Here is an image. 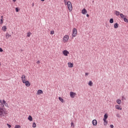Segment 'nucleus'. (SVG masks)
I'll list each match as a JSON object with an SVG mask.
<instances>
[{"instance_id":"nucleus-1","label":"nucleus","mask_w":128,"mask_h":128,"mask_svg":"<svg viewBox=\"0 0 128 128\" xmlns=\"http://www.w3.org/2000/svg\"><path fill=\"white\" fill-rule=\"evenodd\" d=\"M8 112L4 108H0V118L6 117Z\"/></svg>"},{"instance_id":"nucleus-2","label":"nucleus","mask_w":128,"mask_h":128,"mask_svg":"<svg viewBox=\"0 0 128 128\" xmlns=\"http://www.w3.org/2000/svg\"><path fill=\"white\" fill-rule=\"evenodd\" d=\"M0 106H1V108H4V107L5 106L6 107H8V104L6 103V102L3 100V101L1 100H0Z\"/></svg>"},{"instance_id":"nucleus-3","label":"nucleus","mask_w":128,"mask_h":128,"mask_svg":"<svg viewBox=\"0 0 128 128\" xmlns=\"http://www.w3.org/2000/svg\"><path fill=\"white\" fill-rule=\"evenodd\" d=\"M66 4L69 12H72V2L70 1H68L66 3Z\"/></svg>"},{"instance_id":"nucleus-4","label":"nucleus","mask_w":128,"mask_h":128,"mask_svg":"<svg viewBox=\"0 0 128 128\" xmlns=\"http://www.w3.org/2000/svg\"><path fill=\"white\" fill-rule=\"evenodd\" d=\"M77 29L76 28H73L72 29V36L73 38H75L77 35Z\"/></svg>"},{"instance_id":"nucleus-5","label":"nucleus","mask_w":128,"mask_h":128,"mask_svg":"<svg viewBox=\"0 0 128 128\" xmlns=\"http://www.w3.org/2000/svg\"><path fill=\"white\" fill-rule=\"evenodd\" d=\"M69 39V36L68 35H65L63 38V41L64 42H66Z\"/></svg>"},{"instance_id":"nucleus-6","label":"nucleus","mask_w":128,"mask_h":128,"mask_svg":"<svg viewBox=\"0 0 128 128\" xmlns=\"http://www.w3.org/2000/svg\"><path fill=\"white\" fill-rule=\"evenodd\" d=\"M62 54L64 56H67L70 54V52H68V51H67V50H64V51H62Z\"/></svg>"},{"instance_id":"nucleus-7","label":"nucleus","mask_w":128,"mask_h":128,"mask_svg":"<svg viewBox=\"0 0 128 128\" xmlns=\"http://www.w3.org/2000/svg\"><path fill=\"white\" fill-rule=\"evenodd\" d=\"M21 79L22 83L26 81V76L24 75H22L21 77Z\"/></svg>"},{"instance_id":"nucleus-8","label":"nucleus","mask_w":128,"mask_h":128,"mask_svg":"<svg viewBox=\"0 0 128 128\" xmlns=\"http://www.w3.org/2000/svg\"><path fill=\"white\" fill-rule=\"evenodd\" d=\"M70 96L72 98H74L76 95V94L74 93V92H70Z\"/></svg>"},{"instance_id":"nucleus-9","label":"nucleus","mask_w":128,"mask_h":128,"mask_svg":"<svg viewBox=\"0 0 128 128\" xmlns=\"http://www.w3.org/2000/svg\"><path fill=\"white\" fill-rule=\"evenodd\" d=\"M23 83L25 84L26 86H27V87H28L30 85L29 82H28V81H25Z\"/></svg>"},{"instance_id":"nucleus-10","label":"nucleus","mask_w":128,"mask_h":128,"mask_svg":"<svg viewBox=\"0 0 128 128\" xmlns=\"http://www.w3.org/2000/svg\"><path fill=\"white\" fill-rule=\"evenodd\" d=\"M82 14H87V10H86L85 9V8H84V9H82Z\"/></svg>"},{"instance_id":"nucleus-11","label":"nucleus","mask_w":128,"mask_h":128,"mask_svg":"<svg viewBox=\"0 0 128 128\" xmlns=\"http://www.w3.org/2000/svg\"><path fill=\"white\" fill-rule=\"evenodd\" d=\"M92 124L93 126H96L98 124L97 120H93L92 122Z\"/></svg>"},{"instance_id":"nucleus-12","label":"nucleus","mask_w":128,"mask_h":128,"mask_svg":"<svg viewBox=\"0 0 128 128\" xmlns=\"http://www.w3.org/2000/svg\"><path fill=\"white\" fill-rule=\"evenodd\" d=\"M114 28H118L119 27V25L118 24V23H115V24H114Z\"/></svg>"},{"instance_id":"nucleus-13","label":"nucleus","mask_w":128,"mask_h":128,"mask_svg":"<svg viewBox=\"0 0 128 128\" xmlns=\"http://www.w3.org/2000/svg\"><path fill=\"white\" fill-rule=\"evenodd\" d=\"M114 14L116 16H119L120 15V12L119 11H114Z\"/></svg>"},{"instance_id":"nucleus-14","label":"nucleus","mask_w":128,"mask_h":128,"mask_svg":"<svg viewBox=\"0 0 128 128\" xmlns=\"http://www.w3.org/2000/svg\"><path fill=\"white\" fill-rule=\"evenodd\" d=\"M103 120L104 122V126H106L108 124V122L106 121V119H103Z\"/></svg>"},{"instance_id":"nucleus-15","label":"nucleus","mask_w":128,"mask_h":128,"mask_svg":"<svg viewBox=\"0 0 128 128\" xmlns=\"http://www.w3.org/2000/svg\"><path fill=\"white\" fill-rule=\"evenodd\" d=\"M68 66L69 68H72L73 66H74V64H72L70 63V62H68Z\"/></svg>"},{"instance_id":"nucleus-16","label":"nucleus","mask_w":128,"mask_h":128,"mask_svg":"<svg viewBox=\"0 0 128 128\" xmlns=\"http://www.w3.org/2000/svg\"><path fill=\"white\" fill-rule=\"evenodd\" d=\"M116 109L118 110H122V108H121L120 106H118V105L116 106Z\"/></svg>"},{"instance_id":"nucleus-17","label":"nucleus","mask_w":128,"mask_h":128,"mask_svg":"<svg viewBox=\"0 0 128 128\" xmlns=\"http://www.w3.org/2000/svg\"><path fill=\"white\" fill-rule=\"evenodd\" d=\"M37 94H43V92H42V90H38Z\"/></svg>"},{"instance_id":"nucleus-18","label":"nucleus","mask_w":128,"mask_h":128,"mask_svg":"<svg viewBox=\"0 0 128 128\" xmlns=\"http://www.w3.org/2000/svg\"><path fill=\"white\" fill-rule=\"evenodd\" d=\"M116 102L118 103V104H122V100L120 99H118L116 100Z\"/></svg>"},{"instance_id":"nucleus-19","label":"nucleus","mask_w":128,"mask_h":128,"mask_svg":"<svg viewBox=\"0 0 128 128\" xmlns=\"http://www.w3.org/2000/svg\"><path fill=\"white\" fill-rule=\"evenodd\" d=\"M28 120H29L30 122L32 121V116H29L28 118Z\"/></svg>"},{"instance_id":"nucleus-20","label":"nucleus","mask_w":128,"mask_h":128,"mask_svg":"<svg viewBox=\"0 0 128 128\" xmlns=\"http://www.w3.org/2000/svg\"><path fill=\"white\" fill-rule=\"evenodd\" d=\"M6 26H3V27H2V30H3V31L4 32H6Z\"/></svg>"},{"instance_id":"nucleus-21","label":"nucleus","mask_w":128,"mask_h":128,"mask_svg":"<svg viewBox=\"0 0 128 128\" xmlns=\"http://www.w3.org/2000/svg\"><path fill=\"white\" fill-rule=\"evenodd\" d=\"M108 118V114H106L104 115V120H107Z\"/></svg>"},{"instance_id":"nucleus-22","label":"nucleus","mask_w":128,"mask_h":128,"mask_svg":"<svg viewBox=\"0 0 128 128\" xmlns=\"http://www.w3.org/2000/svg\"><path fill=\"white\" fill-rule=\"evenodd\" d=\"M114 22V20L112 18L110 19V23L113 24Z\"/></svg>"},{"instance_id":"nucleus-23","label":"nucleus","mask_w":128,"mask_h":128,"mask_svg":"<svg viewBox=\"0 0 128 128\" xmlns=\"http://www.w3.org/2000/svg\"><path fill=\"white\" fill-rule=\"evenodd\" d=\"M11 35H10V34H8V33H6V38H8Z\"/></svg>"},{"instance_id":"nucleus-24","label":"nucleus","mask_w":128,"mask_h":128,"mask_svg":"<svg viewBox=\"0 0 128 128\" xmlns=\"http://www.w3.org/2000/svg\"><path fill=\"white\" fill-rule=\"evenodd\" d=\"M92 84H93V83L92 82V81H89L88 84V86H92Z\"/></svg>"},{"instance_id":"nucleus-25","label":"nucleus","mask_w":128,"mask_h":128,"mask_svg":"<svg viewBox=\"0 0 128 128\" xmlns=\"http://www.w3.org/2000/svg\"><path fill=\"white\" fill-rule=\"evenodd\" d=\"M58 100H59L60 101L62 102H64V99H62V98H60V97H59V98H58Z\"/></svg>"},{"instance_id":"nucleus-26","label":"nucleus","mask_w":128,"mask_h":128,"mask_svg":"<svg viewBox=\"0 0 128 128\" xmlns=\"http://www.w3.org/2000/svg\"><path fill=\"white\" fill-rule=\"evenodd\" d=\"M120 15L122 18H124L125 17L124 15V14H122V13H120Z\"/></svg>"},{"instance_id":"nucleus-27","label":"nucleus","mask_w":128,"mask_h":128,"mask_svg":"<svg viewBox=\"0 0 128 128\" xmlns=\"http://www.w3.org/2000/svg\"><path fill=\"white\" fill-rule=\"evenodd\" d=\"M30 35H31V33H30V32H28V33H27V37H28V38H29V37H30Z\"/></svg>"},{"instance_id":"nucleus-28","label":"nucleus","mask_w":128,"mask_h":128,"mask_svg":"<svg viewBox=\"0 0 128 128\" xmlns=\"http://www.w3.org/2000/svg\"><path fill=\"white\" fill-rule=\"evenodd\" d=\"M36 126V124L35 122H34L32 124V127L34 128H35Z\"/></svg>"},{"instance_id":"nucleus-29","label":"nucleus","mask_w":128,"mask_h":128,"mask_svg":"<svg viewBox=\"0 0 128 128\" xmlns=\"http://www.w3.org/2000/svg\"><path fill=\"white\" fill-rule=\"evenodd\" d=\"M124 20L125 22H128V19H126V18H124Z\"/></svg>"},{"instance_id":"nucleus-30","label":"nucleus","mask_w":128,"mask_h":128,"mask_svg":"<svg viewBox=\"0 0 128 128\" xmlns=\"http://www.w3.org/2000/svg\"><path fill=\"white\" fill-rule=\"evenodd\" d=\"M122 100H126V98L124 96H122Z\"/></svg>"},{"instance_id":"nucleus-31","label":"nucleus","mask_w":128,"mask_h":128,"mask_svg":"<svg viewBox=\"0 0 128 128\" xmlns=\"http://www.w3.org/2000/svg\"><path fill=\"white\" fill-rule=\"evenodd\" d=\"M3 24V20L0 19V24Z\"/></svg>"},{"instance_id":"nucleus-32","label":"nucleus","mask_w":128,"mask_h":128,"mask_svg":"<svg viewBox=\"0 0 128 128\" xmlns=\"http://www.w3.org/2000/svg\"><path fill=\"white\" fill-rule=\"evenodd\" d=\"M14 128H20V126H18V125H16L14 126Z\"/></svg>"},{"instance_id":"nucleus-33","label":"nucleus","mask_w":128,"mask_h":128,"mask_svg":"<svg viewBox=\"0 0 128 128\" xmlns=\"http://www.w3.org/2000/svg\"><path fill=\"white\" fill-rule=\"evenodd\" d=\"M71 126L72 127H74V122H72L71 123Z\"/></svg>"},{"instance_id":"nucleus-34","label":"nucleus","mask_w":128,"mask_h":128,"mask_svg":"<svg viewBox=\"0 0 128 128\" xmlns=\"http://www.w3.org/2000/svg\"><path fill=\"white\" fill-rule=\"evenodd\" d=\"M18 11H19V9L18 8H16V12H18Z\"/></svg>"},{"instance_id":"nucleus-35","label":"nucleus","mask_w":128,"mask_h":128,"mask_svg":"<svg viewBox=\"0 0 128 128\" xmlns=\"http://www.w3.org/2000/svg\"><path fill=\"white\" fill-rule=\"evenodd\" d=\"M54 34V31H50V34Z\"/></svg>"},{"instance_id":"nucleus-36","label":"nucleus","mask_w":128,"mask_h":128,"mask_svg":"<svg viewBox=\"0 0 128 128\" xmlns=\"http://www.w3.org/2000/svg\"><path fill=\"white\" fill-rule=\"evenodd\" d=\"M110 128H114V126L112 124H110Z\"/></svg>"},{"instance_id":"nucleus-37","label":"nucleus","mask_w":128,"mask_h":128,"mask_svg":"<svg viewBox=\"0 0 128 128\" xmlns=\"http://www.w3.org/2000/svg\"><path fill=\"white\" fill-rule=\"evenodd\" d=\"M4 50L2 49V48H0V52H3Z\"/></svg>"},{"instance_id":"nucleus-38","label":"nucleus","mask_w":128,"mask_h":128,"mask_svg":"<svg viewBox=\"0 0 128 128\" xmlns=\"http://www.w3.org/2000/svg\"><path fill=\"white\" fill-rule=\"evenodd\" d=\"M116 116L118 117V118H120V114H117Z\"/></svg>"},{"instance_id":"nucleus-39","label":"nucleus","mask_w":128,"mask_h":128,"mask_svg":"<svg viewBox=\"0 0 128 128\" xmlns=\"http://www.w3.org/2000/svg\"><path fill=\"white\" fill-rule=\"evenodd\" d=\"M88 74H89L88 73V72H86V73L85 74V76H88Z\"/></svg>"},{"instance_id":"nucleus-40","label":"nucleus","mask_w":128,"mask_h":128,"mask_svg":"<svg viewBox=\"0 0 128 128\" xmlns=\"http://www.w3.org/2000/svg\"><path fill=\"white\" fill-rule=\"evenodd\" d=\"M7 126H8L9 127V128H11V126L9 124H7Z\"/></svg>"},{"instance_id":"nucleus-41","label":"nucleus","mask_w":128,"mask_h":128,"mask_svg":"<svg viewBox=\"0 0 128 128\" xmlns=\"http://www.w3.org/2000/svg\"><path fill=\"white\" fill-rule=\"evenodd\" d=\"M64 2L65 4H66V0H64Z\"/></svg>"},{"instance_id":"nucleus-42","label":"nucleus","mask_w":128,"mask_h":128,"mask_svg":"<svg viewBox=\"0 0 128 128\" xmlns=\"http://www.w3.org/2000/svg\"><path fill=\"white\" fill-rule=\"evenodd\" d=\"M36 64H40V61H38V62H36Z\"/></svg>"},{"instance_id":"nucleus-43","label":"nucleus","mask_w":128,"mask_h":128,"mask_svg":"<svg viewBox=\"0 0 128 128\" xmlns=\"http://www.w3.org/2000/svg\"><path fill=\"white\" fill-rule=\"evenodd\" d=\"M90 16V15L88 14H86V17L88 18Z\"/></svg>"},{"instance_id":"nucleus-44","label":"nucleus","mask_w":128,"mask_h":128,"mask_svg":"<svg viewBox=\"0 0 128 128\" xmlns=\"http://www.w3.org/2000/svg\"><path fill=\"white\" fill-rule=\"evenodd\" d=\"M12 1H13L14 2H16V0H12Z\"/></svg>"},{"instance_id":"nucleus-45","label":"nucleus","mask_w":128,"mask_h":128,"mask_svg":"<svg viewBox=\"0 0 128 128\" xmlns=\"http://www.w3.org/2000/svg\"><path fill=\"white\" fill-rule=\"evenodd\" d=\"M1 19L3 20V16H1Z\"/></svg>"},{"instance_id":"nucleus-46","label":"nucleus","mask_w":128,"mask_h":128,"mask_svg":"<svg viewBox=\"0 0 128 128\" xmlns=\"http://www.w3.org/2000/svg\"><path fill=\"white\" fill-rule=\"evenodd\" d=\"M42 2H44V0H40Z\"/></svg>"}]
</instances>
